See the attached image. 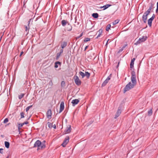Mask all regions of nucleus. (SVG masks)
<instances>
[{
	"instance_id": "6e6d98bb",
	"label": "nucleus",
	"mask_w": 158,
	"mask_h": 158,
	"mask_svg": "<svg viewBox=\"0 0 158 158\" xmlns=\"http://www.w3.org/2000/svg\"><path fill=\"white\" fill-rule=\"evenodd\" d=\"M109 40H107V42H106V45L107 44V43H108V42Z\"/></svg>"
},
{
	"instance_id": "f704fd0d",
	"label": "nucleus",
	"mask_w": 158,
	"mask_h": 158,
	"mask_svg": "<svg viewBox=\"0 0 158 158\" xmlns=\"http://www.w3.org/2000/svg\"><path fill=\"white\" fill-rule=\"evenodd\" d=\"M21 118H24V113L23 112H22L20 113Z\"/></svg>"
},
{
	"instance_id": "f8f14e48",
	"label": "nucleus",
	"mask_w": 158,
	"mask_h": 158,
	"mask_svg": "<svg viewBox=\"0 0 158 158\" xmlns=\"http://www.w3.org/2000/svg\"><path fill=\"white\" fill-rule=\"evenodd\" d=\"M148 15H147L146 14L144 13L142 16V19L144 23H146V22L147 19V16Z\"/></svg>"
},
{
	"instance_id": "3c124183",
	"label": "nucleus",
	"mask_w": 158,
	"mask_h": 158,
	"mask_svg": "<svg viewBox=\"0 0 158 158\" xmlns=\"http://www.w3.org/2000/svg\"><path fill=\"white\" fill-rule=\"evenodd\" d=\"M127 46V45H124V46L123 47V48L124 49L125 47H126Z\"/></svg>"
},
{
	"instance_id": "de8ad7c7",
	"label": "nucleus",
	"mask_w": 158,
	"mask_h": 158,
	"mask_svg": "<svg viewBox=\"0 0 158 158\" xmlns=\"http://www.w3.org/2000/svg\"><path fill=\"white\" fill-rule=\"evenodd\" d=\"M63 49H60V52H59L61 54H62L63 53Z\"/></svg>"
},
{
	"instance_id": "72a5a7b5",
	"label": "nucleus",
	"mask_w": 158,
	"mask_h": 158,
	"mask_svg": "<svg viewBox=\"0 0 158 158\" xmlns=\"http://www.w3.org/2000/svg\"><path fill=\"white\" fill-rule=\"evenodd\" d=\"M148 115H151L152 114V109L150 110L148 112Z\"/></svg>"
},
{
	"instance_id": "423d86ee",
	"label": "nucleus",
	"mask_w": 158,
	"mask_h": 158,
	"mask_svg": "<svg viewBox=\"0 0 158 158\" xmlns=\"http://www.w3.org/2000/svg\"><path fill=\"white\" fill-rule=\"evenodd\" d=\"M155 17V14H154L152 15V16L150 18L148 19V24L150 27H151L152 21L154 19Z\"/></svg>"
},
{
	"instance_id": "e433bc0d",
	"label": "nucleus",
	"mask_w": 158,
	"mask_h": 158,
	"mask_svg": "<svg viewBox=\"0 0 158 158\" xmlns=\"http://www.w3.org/2000/svg\"><path fill=\"white\" fill-rule=\"evenodd\" d=\"M25 31H27L29 29V27H28V26H25Z\"/></svg>"
},
{
	"instance_id": "603ef678",
	"label": "nucleus",
	"mask_w": 158,
	"mask_h": 158,
	"mask_svg": "<svg viewBox=\"0 0 158 158\" xmlns=\"http://www.w3.org/2000/svg\"><path fill=\"white\" fill-rule=\"evenodd\" d=\"M2 35L1 36V37H0V42L1 41V39H2Z\"/></svg>"
},
{
	"instance_id": "052dcab7",
	"label": "nucleus",
	"mask_w": 158,
	"mask_h": 158,
	"mask_svg": "<svg viewBox=\"0 0 158 158\" xmlns=\"http://www.w3.org/2000/svg\"><path fill=\"white\" fill-rule=\"evenodd\" d=\"M6 158H8V157H7Z\"/></svg>"
},
{
	"instance_id": "39448f33",
	"label": "nucleus",
	"mask_w": 158,
	"mask_h": 158,
	"mask_svg": "<svg viewBox=\"0 0 158 158\" xmlns=\"http://www.w3.org/2000/svg\"><path fill=\"white\" fill-rule=\"evenodd\" d=\"M69 137L68 136H66L64 140L63 143L61 144V145H62V146L64 147H65L66 146L67 144L69 142Z\"/></svg>"
},
{
	"instance_id": "4d7b16f0",
	"label": "nucleus",
	"mask_w": 158,
	"mask_h": 158,
	"mask_svg": "<svg viewBox=\"0 0 158 158\" xmlns=\"http://www.w3.org/2000/svg\"><path fill=\"white\" fill-rule=\"evenodd\" d=\"M87 47H88V46H87L85 47V50L87 48Z\"/></svg>"
},
{
	"instance_id": "dca6fc26",
	"label": "nucleus",
	"mask_w": 158,
	"mask_h": 158,
	"mask_svg": "<svg viewBox=\"0 0 158 158\" xmlns=\"http://www.w3.org/2000/svg\"><path fill=\"white\" fill-rule=\"evenodd\" d=\"M121 113V111L120 109L118 108L114 117L115 118H116L120 115Z\"/></svg>"
},
{
	"instance_id": "ea45409f",
	"label": "nucleus",
	"mask_w": 158,
	"mask_h": 158,
	"mask_svg": "<svg viewBox=\"0 0 158 158\" xmlns=\"http://www.w3.org/2000/svg\"><path fill=\"white\" fill-rule=\"evenodd\" d=\"M8 121V119L7 118H6L4 120V123H5Z\"/></svg>"
},
{
	"instance_id": "f257e3e1",
	"label": "nucleus",
	"mask_w": 158,
	"mask_h": 158,
	"mask_svg": "<svg viewBox=\"0 0 158 158\" xmlns=\"http://www.w3.org/2000/svg\"><path fill=\"white\" fill-rule=\"evenodd\" d=\"M131 80L132 84L131 82H130L128 84L126 85L124 89L123 92L124 93L133 88L136 85V80L135 72L133 71H132L131 73Z\"/></svg>"
},
{
	"instance_id": "4c0bfd02",
	"label": "nucleus",
	"mask_w": 158,
	"mask_h": 158,
	"mask_svg": "<svg viewBox=\"0 0 158 158\" xmlns=\"http://www.w3.org/2000/svg\"><path fill=\"white\" fill-rule=\"evenodd\" d=\"M83 35V32H82L81 33V34L79 36H78L76 37V39H77L81 37Z\"/></svg>"
},
{
	"instance_id": "864d4df0",
	"label": "nucleus",
	"mask_w": 158,
	"mask_h": 158,
	"mask_svg": "<svg viewBox=\"0 0 158 158\" xmlns=\"http://www.w3.org/2000/svg\"><path fill=\"white\" fill-rule=\"evenodd\" d=\"M68 26V29H67V30L68 29H69V28H70L69 26Z\"/></svg>"
},
{
	"instance_id": "0eeeda50",
	"label": "nucleus",
	"mask_w": 158,
	"mask_h": 158,
	"mask_svg": "<svg viewBox=\"0 0 158 158\" xmlns=\"http://www.w3.org/2000/svg\"><path fill=\"white\" fill-rule=\"evenodd\" d=\"M111 74L109 76L107 77L105 80L103 82L102 84V86H105L106 84L108 83V81L111 78Z\"/></svg>"
},
{
	"instance_id": "cd10ccee",
	"label": "nucleus",
	"mask_w": 158,
	"mask_h": 158,
	"mask_svg": "<svg viewBox=\"0 0 158 158\" xmlns=\"http://www.w3.org/2000/svg\"><path fill=\"white\" fill-rule=\"evenodd\" d=\"M90 40V38H86L84 39V42H87Z\"/></svg>"
},
{
	"instance_id": "7ed1b4c3",
	"label": "nucleus",
	"mask_w": 158,
	"mask_h": 158,
	"mask_svg": "<svg viewBox=\"0 0 158 158\" xmlns=\"http://www.w3.org/2000/svg\"><path fill=\"white\" fill-rule=\"evenodd\" d=\"M61 24L64 27L66 24L68 25V26H69L70 27V28L68 30V31H71L72 29V27L67 21L64 20H62Z\"/></svg>"
},
{
	"instance_id": "4468645a",
	"label": "nucleus",
	"mask_w": 158,
	"mask_h": 158,
	"mask_svg": "<svg viewBox=\"0 0 158 158\" xmlns=\"http://www.w3.org/2000/svg\"><path fill=\"white\" fill-rule=\"evenodd\" d=\"M79 102V100L78 99H75L73 100L72 101V103L73 104V106H75V105L78 104V103Z\"/></svg>"
},
{
	"instance_id": "09e8293b",
	"label": "nucleus",
	"mask_w": 158,
	"mask_h": 158,
	"mask_svg": "<svg viewBox=\"0 0 158 158\" xmlns=\"http://www.w3.org/2000/svg\"><path fill=\"white\" fill-rule=\"evenodd\" d=\"M23 52H21L20 54V56H21L23 54Z\"/></svg>"
},
{
	"instance_id": "6ab92c4d",
	"label": "nucleus",
	"mask_w": 158,
	"mask_h": 158,
	"mask_svg": "<svg viewBox=\"0 0 158 158\" xmlns=\"http://www.w3.org/2000/svg\"><path fill=\"white\" fill-rule=\"evenodd\" d=\"M61 63L59 61H56L55 62V68H57L58 66V65L60 66L61 65Z\"/></svg>"
},
{
	"instance_id": "20e7f679",
	"label": "nucleus",
	"mask_w": 158,
	"mask_h": 158,
	"mask_svg": "<svg viewBox=\"0 0 158 158\" xmlns=\"http://www.w3.org/2000/svg\"><path fill=\"white\" fill-rule=\"evenodd\" d=\"M74 79L75 82L77 85H81V81L77 76H74Z\"/></svg>"
},
{
	"instance_id": "8fccbe9b",
	"label": "nucleus",
	"mask_w": 158,
	"mask_h": 158,
	"mask_svg": "<svg viewBox=\"0 0 158 158\" xmlns=\"http://www.w3.org/2000/svg\"><path fill=\"white\" fill-rule=\"evenodd\" d=\"M53 127L54 128H56V126L55 124H54V125L53 126Z\"/></svg>"
},
{
	"instance_id": "4be33fe9",
	"label": "nucleus",
	"mask_w": 158,
	"mask_h": 158,
	"mask_svg": "<svg viewBox=\"0 0 158 158\" xmlns=\"http://www.w3.org/2000/svg\"><path fill=\"white\" fill-rule=\"evenodd\" d=\"M119 21V20L118 19H117L115 20H114V22H113L112 23L113 25H115L117 24L118 23Z\"/></svg>"
},
{
	"instance_id": "f03ea898",
	"label": "nucleus",
	"mask_w": 158,
	"mask_h": 158,
	"mask_svg": "<svg viewBox=\"0 0 158 158\" xmlns=\"http://www.w3.org/2000/svg\"><path fill=\"white\" fill-rule=\"evenodd\" d=\"M38 147L37 150L40 149V148H44L45 147V144L42 143L40 140H37L35 143L34 145V147Z\"/></svg>"
},
{
	"instance_id": "c85d7f7f",
	"label": "nucleus",
	"mask_w": 158,
	"mask_h": 158,
	"mask_svg": "<svg viewBox=\"0 0 158 158\" xmlns=\"http://www.w3.org/2000/svg\"><path fill=\"white\" fill-rule=\"evenodd\" d=\"M48 124L49 128H52V124L51 123L48 122Z\"/></svg>"
},
{
	"instance_id": "9d476101",
	"label": "nucleus",
	"mask_w": 158,
	"mask_h": 158,
	"mask_svg": "<svg viewBox=\"0 0 158 158\" xmlns=\"http://www.w3.org/2000/svg\"><path fill=\"white\" fill-rule=\"evenodd\" d=\"M147 38L146 36H143L141 38H139V41H140L141 43L144 42L146 40Z\"/></svg>"
},
{
	"instance_id": "a878e982",
	"label": "nucleus",
	"mask_w": 158,
	"mask_h": 158,
	"mask_svg": "<svg viewBox=\"0 0 158 158\" xmlns=\"http://www.w3.org/2000/svg\"><path fill=\"white\" fill-rule=\"evenodd\" d=\"M79 74L81 76L82 78H84V77H85V73L81 71L79 72Z\"/></svg>"
},
{
	"instance_id": "b1692460",
	"label": "nucleus",
	"mask_w": 158,
	"mask_h": 158,
	"mask_svg": "<svg viewBox=\"0 0 158 158\" xmlns=\"http://www.w3.org/2000/svg\"><path fill=\"white\" fill-rule=\"evenodd\" d=\"M111 25L110 24H108L106 27V31H108L109 29H110L111 27Z\"/></svg>"
},
{
	"instance_id": "412c9836",
	"label": "nucleus",
	"mask_w": 158,
	"mask_h": 158,
	"mask_svg": "<svg viewBox=\"0 0 158 158\" xmlns=\"http://www.w3.org/2000/svg\"><path fill=\"white\" fill-rule=\"evenodd\" d=\"M92 16L94 18H97L98 17V15L97 13H94L92 14Z\"/></svg>"
},
{
	"instance_id": "1a4fd4ad",
	"label": "nucleus",
	"mask_w": 158,
	"mask_h": 158,
	"mask_svg": "<svg viewBox=\"0 0 158 158\" xmlns=\"http://www.w3.org/2000/svg\"><path fill=\"white\" fill-rule=\"evenodd\" d=\"M64 109V103L63 102H61L60 106L59 113H60Z\"/></svg>"
},
{
	"instance_id": "2f4dec72",
	"label": "nucleus",
	"mask_w": 158,
	"mask_h": 158,
	"mask_svg": "<svg viewBox=\"0 0 158 158\" xmlns=\"http://www.w3.org/2000/svg\"><path fill=\"white\" fill-rule=\"evenodd\" d=\"M28 0H24L23 2V7H24L25 8L26 7V6H25V4L27 2Z\"/></svg>"
},
{
	"instance_id": "5fc2aeb1",
	"label": "nucleus",
	"mask_w": 158,
	"mask_h": 158,
	"mask_svg": "<svg viewBox=\"0 0 158 158\" xmlns=\"http://www.w3.org/2000/svg\"><path fill=\"white\" fill-rule=\"evenodd\" d=\"M102 8H103V6H101L100 7V9H102Z\"/></svg>"
},
{
	"instance_id": "aec40b11",
	"label": "nucleus",
	"mask_w": 158,
	"mask_h": 158,
	"mask_svg": "<svg viewBox=\"0 0 158 158\" xmlns=\"http://www.w3.org/2000/svg\"><path fill=\"white\" fill-rule=\"evenodd\" d=\"M111 6V5L110 4H106V5H104L103 6V10H104L107 8H108L110 6Z\"/></svg>"
},
{
	"instance_id": "ddd939ff",
	"label": "nucleus",
	"mask_w": 158,
	"mask_h": 158,
	"mask_svg": "<svg viewBox=\"0 0 158 158\" xmlns=\"http://www.w3.org/2000/svg\"><path fill=\"white\" fill-rule=\"evenodd\" d=\"M52 112L50 110H48L47 113V116L48 118L50 119L51 118Z\"/></svg>"
},
{
	"instance_id": "2eb2a0df",
	"label": "nucleus",
	"mask_w": 158,
	"mask_h": 158,
	"mask_svg": "<svg viewBox=\"0 0 158 158\" xmlns=\"http://www.w3.org/2000/svg\"><path fill=\"white\" fill-rule=\"evenodd\" d=\"M67 45V42L64 41L61 44V47L62 49L65 48Z\"/></svg>"
},
{
	"instance_id": "c9c22d12",
	"label": "nucleus",
	"mask_w": 158,
	"mask_h": 158,
	"mask_svg": "<svg viewBox=\"0 0 158 158\" xmlns=\"http://www.w3.org/2000/svg\"><path fill=\"white\" fill-rule=\"evenodd\" d=\"M65 85V82L64 81H62L61 84V85L62 87H64Z\"/></svg>"
},
{
	"instance_id": "c03bdc74",
	"label": "nucleus",
	"mask_w": 158,
	"mask_h": 158,
	"mask_svg": "<svg viewBox=\"0 0 158 158\" xmlns=\"http://www.w3.org/2000/svg\"><path fill=\"white\" fill-rule=\"evenodd\" d=\"M124 49L122 48H121L119 50L118 52H120L122 51Z\"/></svg>"
},
{
	"instance_id": "c756f323",
	"label": "nucleus",
	"mask_w": 158,
	"mask_h": 158,
	"mask_svg": "<svg viewBox=\"0 0 158 158\" xmlns=\"http://www.w3.org/2000/svg\"><path fill=\"white\" fill-rule=\"evenodd\" d=\"M24 125L23 123H19L18 126V129H19L20 128H21Z\"/></svg>"
},
{
	"instance_id": "13d9d810",
	"label": "nucleus",
	"mask_w": 158,
	"mask_h": 158,
	"mask_svg": "<svg viewBox=\"0 0 158 158\" xmlns=\"http://www.w3.org/2000/svg\"><path fill=\"white\" fill-rule=\"evenodd\" d=\"M43 142H44V143H45V141L44 140L43 141Z\"/></svg>"
},
{
	"instance_id": "bb28decb",
	"label": "nucleus",
	"mask_w": 158,
	"mask_h": 158,
	"mask_svg": "<svg viewBox=\"0 0 158 158\" xmlns=\"http://www.w3.org/2000/svg\"><path fill=\"white\" fill-rule=\"evenodd\" d=\"M61 54L60 52L57 53V55H56V59L57 60L59 59V58L60 57Z\"/></svg>"
},
{
	"instance_id": "58836bf2",
	"label": "nucleus",
	"mask_w": 158,
	"mask_h": 158,
	"mask_svg": "<svg viewBox=\"0 0 158 158\" xmlns=\"http://www.w3.org/2000/svg\"><path fill=\"white\" fill-rule=\"evenodd\" d=\"M49 85L51 86H52L53 85V83L52 80H51L48 83Z\"/></svg>"
},
{
	"instance_id": "393cba45",
	"label": "nucleus",
	"mask_w": 158,
	"mask_h": 158,
	"mask_svg": "<svg viewBox=\"0 0 158 158\" xmlns=\"http://www.w3.org/2000/svg\"><path fill=\"white\" fill-rule=\"evenodd\" d=\"M85 76H86L87 78H89L90 77V74L88 72H85Z\"/></svg>"
},
{
	"instance_id": "6e6552de",
	"label": "nucleus",
	"mask_w": 158,
	"mask_h": 158,
	"mask_svg": "<svg viewBox=\"0 0 158 158\" xmlns=\"http://www.w3.org/2000/svg\"><path fill=\"white\" fill-rule=\"evenodd\" d=\"M150 4H151L150 6H149L148 9L146 11L144 12V13H145V14H146L147 15H148L149 14V13H150L151 11L152 10V9L153 8V6H154V4L152 3H151Z\"/></svg>"
},
{
	"instance_id": "79ce46f5",
	"label": "nucleus",
	"mask_w": 158,
	"mask_h": 158,
	"mask_svg": "<svg viewBox=\"0 0 158 158\" xmlns=\"http://www.w3.org/2000/svg\"><path fill=\"white\" fill-rule=\"evenodd\" d=\"M3 149L2 148H0V153L1 154H3Z\"/></svg>"
},
{
	"instance_id": "bf43d9fd",
	"label": "nucleus",
	"mask_w": 158,
	"mask_h": 158,
	"mask_svg": "<svg viewBox=\"0 0 158 158\" xmlns=\"http://www.w3.org/2000/svg\"><path fill=\"white\" fill-rule=\"evenodd\" d=\"M28 31L27 32V34H28Z\"/></svg>"
},
{
	"instance_id": "5701e85b",
	"label": "nucleus",
	"mask_w": 158,
	"mask_h": 158,
	"mask_svg": "<svg viewBox=\"0 0 158 158\" xmlns=\"http://www.w3.org/2000/svg\"><path fill=\"white\" fill-rule=\"evenodd\" d=\"M5 147L7 148H9L10 146V143L9 142L5 141Z\"/></svg>"
},
{
	"instance_id": "37998d69",
	"label": "nucleus",
	"mask_w": 158,
	"mask_h": 158,
	"mask_svg": "<svg viewBox=\"0 0 158 158\" xmlns=\"http://www.w3.org/2000/svg\"><path fill=\"white\" fill-rule=\"evenodd\" d=\"M158 10V2L157 3V8L156 10V12L157 13Z\"/></svg>"
},
{
	"instance_id": "7c9ffc66",
	"label": "nucleus",
	"mask_w": 158,
	"mask_h": 158,
	"mask_svg": "<svg viewBox=\"0 0 158 158\" xmlns=\"http://www.w3.org/2000/svg\"><path fill=\"white\" fill-rule=\"evenodd\" d=\"M24 94H22L21 95H19V99H21L24 96Z\"/></svg>"
},
{
	"instance_id": "473e14b6",
	"label": "nucleus",
	"mask_w": 158,
	"mask_h": 158,
	"mask_svg": "<svg viewBox=\"0 0 158 158\" xmlns=\"http://www.w3.org/2000/svg\"><path fill=\"white\" fill-rule=\"evenodd\" d=\"M32 105L27 106L26 109V112H27L29 109L32 106Z\"/></svg>"
},
{
	"instance_id": "9b49d317",
	"label": "nucleus",
	"mask_w": 158,
	"mask_h": 158,
	"mask_svg": "<svg viewBox=\"0 0 158 158\" xmlns=\"http://www.w3.org/2000/svg\"><path fill=\"white\" fill-rule=\"evenodd\" d=\"M71 130V126H69V127H67V128L65 130L64 132L66 134H68L70 132Z\"/></svg>"
},
{
	"instance_id": "a18cd8bd",
	"label": "nucleus",
	"mask_w": 158,
	"mask_h": 158,
	"mask_svg": "<svg viewBox=\"0 0 158 158\" xmlns=\"http://www.w3.org/2000/svg\"><path fill=\"white\" fill-rule=\"evenodd\" d=\"M23 124H27L28 123V122L27 121L23 123Z\"/></svg>"
},
{
	"instance_id": "a19ab883",
	"label": "nucleus",
	"mask_w": 158,
	"mask_h": 158,
	"mask_svg": "<svg viewBox=\"0 0 158 158\" xmlns=\"http://www.w3.org/2000/svg\"><path fill=\"white\" fill-rule=\"evenodd\" d=\"M141 43L140 42V41H139V40L138 41H137L135 44L136 45H137L138 44H140Z\"/></svg>"
},
{
	"instance_id": "a211bd4d",
	"label": "nucleus",
	"mask_w": 158,
	"mask_h": 158,
	"mask_svg": "<svg viewBox=\"0 0 158 158\" xmlns=\"http://www.w3.org/2000/svg\"><path fill=\"white\" fill-rule=\"evenodd\" d=\"M135 60V58H133L131 60V62L130 64V68H132L134 67V62Z\"/></svg>"
},
{
	"instance_id": "49530a36",
	"label": "nucleus",
	"mask_w": 158,
	"mask_h": 158,
	"mask_svg": "<svg viewBox=\"0 0 158 158\" xmlns=\"http://www.w3.org/2000/svg\"><path fill=\"white\" fill-rule=\"evenodd\" d=\"M31 19H30V20L28 22V27L29 26V25L30 23V21H31Z\"/></svg>"
},
{
	"instance_id": "f3484780",
	"label": "nucleus",
	"mask_w": 158,
	"mask_h": 158,
	"mask_svg": "<svg viewBox=\"0 0 158 158\" xmlns=\"http://www.w3.org/2000/svg\"><path fill=\"white\" fill-rule=\"evenodd\" d=\"M103 32V30L102 29H100L99 30V31H98V35L97 37L96 38H98L100 37L101 35H102Z\"/></svg>"
}]
</instances>
